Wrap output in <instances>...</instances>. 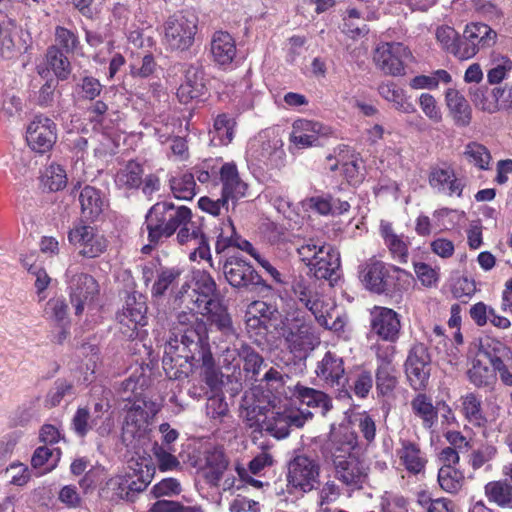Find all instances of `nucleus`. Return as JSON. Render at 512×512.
Returning <instances> with one entry per match:
<instances>
[{
  "instance_id": "nucleus-1",
  "label": "nucleus",
  "mask_w": 512,
  "mask_h": 512,
  "mask_svg": "<svg viewBox=\"0 0 512 512\" xmlns=\"http://www.w3.org/2000/svg\"><path fill=\"white\" fill-rule=\"evenodd\" d=\"M174 304L178 307L183 305L186 310L176 314V319L173 322L174 338L171 337L167 341L162 360L175 358L176 355L181 356L191 351L195 353L198 348L209 343L207 324L194 312L197 307L192 303L175 300Z\"/></svg>"
},
{
  "instance_id": "nucleus-2",
  "label": "nucleus",
  "mask_w": 512,
  "mask_h": 512,
  "mask_svg": "<svg viewBox=\"0 0 512 512\" xmlns=\"http://www.w3.org/2000/svg\"><path fill=\"white\" fill-rule=\"evenodd\" d=\"M162 360L163 369L169 379L187 378L196 367L202 369V377L211 392H221L224 385V374L216 365L211 353L210 343L198 348L196 352H189L175 358Z\"/></svg>"
},
{
  "instance_id": "nucleus-3",
  "label": "nucleus",
  "mask_w": 512,
  "mask_h": 512,
  "mask_svg": "<svg viewBox=\"0 0 512 512\" xmlns=\"http://www.w3.org/2000/svg\"><path fill=\"white\" fill-rule=\"evenodd\" d=\"M189 218H191V210L188 207L161 201L148 210L144 225L152 242H163L173 236L181 224Z\"/></svg>"
},
{
  "instance_id": "nucleus-4",
  "label": "nucleus",
  "mask_w": 512,
  "mask_h": 512,
  "mask_svg": "<svg viewBox=\"0 0 512 512\" xmlns=\"http://www.w3.org/2000/svg\"><path fill=\"white\" fill-rule=\"evenodd\" d=\"M219 268L229 285L237 290L262 294H268L272 290L253 265L243 257L225 256L224 260H219Z\"/></svg>"
},
{
  "instance_id": "nucleus-5",
  "label": "nucleus",
  "mask_w": 512,
  "mask_h": 512,
  "mask_svg": "<svg viewBox=\"0 0 512 512\" xmlns=\"http://www.w3.org/2000/svg\"><path fill=\"white\" fill-rule=\"evenodd\" d=\"M158 411L159 406L156 402L146 398L136 399L125 415L121 434L123 444L135 447L134 442L145 435L149 420Z\"/></svg>"
},
{
  "instance_id": "nucleus-6",
  "label": "nucleus",
  "mask_w": 512,
  "mask_h": 512,
  "mask_svg": "<svg viewBox=\"0 0 512 512\" xmlns=\"http://www.w3.org/2000/svg\"><path fill=\"white\" fill-rule=\"evenodd\" d=\"M281 324L280 334L287 349L296 357L305 358L319 344L312 323L303 317L297 316Z\"/></svg>"
},
{
  "instance_id": "nucleus-7",
  "label": "nucleus",
  "mask_w": 512,
  "mask_h": 512,
  "mask_svg": "<svg viewBox=\"0 0 512 512\" xmlns=\"http://www.w3.org/2000/svg\"><path fill=\"white\" fill-rule=\"evenodd\" d=\"M313 416V412L307 409L288 408L283 411L271 409L262 419L259 432H266L278 440L284 439L289 436L291 428H302L312 420Z\"/></svg>"
},
{
  "instance_id": "nucleus-8",
  "label": "nucleus",
  "mask_w": 512,
  "mask_h": 512,
  "mask_svg": "<svg viewBox=\"0 0 512 512\" xmlns=\"http://www.w3.org/2000/svg\"><path fill=\"white\" fill-rule=\"evenodd\" d=\"M197 17L192 13H176L165 22L164 42L173 51H187L197 33Z\"/></svg>"
},
{
  "instance_id": "nucleus-9",
  "label": "nucleus",
  "mask_w": 512,
  "mask_h": 512,
  "mask_svg": "<svg viewBox=\"0 0 512 512\" xmlns=\"http://www.w3.org/2000/svg\"><path fill=\"white\" fill-rule=\"evenodd\" d=\"M320 471V463L316 458L298 454L288 463V485L303 493L316 490L321 484Z\"/></svg>"
},
{
  "instance_id": "nucleus-10",
  "label": "nucleus",
  "mask_w": 512,
  "mask_h": 512,
  "mask_svg": "<svg viewBox=\"0 0 512 512\" xmlns=\"http://www.w3.org/2000/svg\"><path fill=\"white\" fill-rule=\"evenodd\" d=\"M66 278L70 303L79 316L86 306L94 302L99 294V284L92 275L75 271L71 267L66 271Z\"/></svg>"
},
{
  "instance_id": "nucleus-11",
  "label": "nucleus",
  "mask_w": 512,
  "mask_h": 512,
  "mask_svg": "<svg viewBox=\"0 0 512 512\" xmlns=\"http://www.w3.org/2000/svg\"><path fill=\"white\" fill-rule=\"evenodd\" d=\"M194 288L188 282H184L175 292V301L192 303L197 309L206 306L208 301H217L214 296L217 285L213 277L206 271L198 270L193 275Z\"/></svg>"
},
{
  "instance_id": "nucleus-12",
  "label": "nucleus",
  "mask_w": 512,
  "mask_h": 512,
  "mask_svg": "<svg viewBox=\"0 0 512 512\" xmlns=\"http://www.w3.org/2000/svg\"><path fill=\"white\" fill-rule=\"evenodd\" d=\"M407 380L415 391L426 389L431 373V357L428 348L418 343L410 349L404 364Z\"/></svg>"
},
{
  "instance_id": "nucleus-13",
  "label": "nucleus",
  "mask_w": 512,
  "mask_h": 512,
  "mask_svg": "<svg viewBox=\"0 0 512 512\" xmlns=\"http://www.w3.org/2000/svg\"><path fill=\"white\" fill-rule=\"evenodd\" d=\"M291 291L294 297L314 315L318 324H326L324 302L320 298L315 279L301 274L295 275L291 281Z\"/></svg>"
},
{
  "instance_id": "nucleus-14",
  "label": "nucleus",
  "mask_w": 512,
  "mask_h": 512,
  "mask_svg": "<svg viewBox=\"0 0 512 512\" xmlns=\"http://www.w3.org/2000/svg\"><path fill=\"white\" fill-rule=\"evenodd\" d=\"M69 242L79 249V254L86 258H95L107 248V240L96 228L78 223L68 233Z\"/></svg>"
},
{
  "instance_id": "nucleus-15",
  "label": "nucleus",
  "mask_w": 512,
  "mask_h": 512,
  "mask_svg": "<svg viewBox=\"0 0 512 512\" xmlns=\"http://www.w3.org/2000/svg\"><path fill=\"white\" fill-rule=\"evenodd\" d=\"M410 50L402 43H383L374 53V62L386 74L393 76L404 73L405 64L411 59Z\"/></svg>"
},
{
  "instance_id": "nucleus-16",
  "label": "nucleus",
  "mask_w": 512,
  "mask_h": 512,
  "mask_svg": "<svg viewBox=\"0 0 512 512\" xmlns=\"http://www.w3.org/2000/svg\"><path fill=\"white\" fill-rule=\"evenodd\" d=\"M334 477L350 490H360L367 482L369 467L358 456L337 459L332 464Z\"/></svg>"
},
{
  "instance_id": "nucleus-17",
  "label": "nucleus",
  "mask_w": 512,
  "mask_h": 512,
  "mask_svg": "<svg viewBox=\"0 0 512 512\" xmlns=\"http://www.w3.org/2000/svg\"><path fill=\"white\" fill-rule=\"evenodd\" d=\"M316 375L328 386L337 387L340 394L349 396L348 378L346 376L344 360L336 353L327 351L321 360L318 361Z\"/></svg>"
},
{
  "instance_id": "nucleus-18",
  "label": "nucleus",
  "mask_w": 512,
  "mask_h": 512,
  "mask_svg": "<svg viewBox=\"0 0 512 512\" xmlns=\"http://www.w3.org/2000/svg\"><path fill=\"white\" fill-rule=\"evenodd\" d=\"M56 138V125L48 117L36 116L27 128V143L32 150L38 153L49 151L56 142Z\"/></svg>"
},
{
  "instance_id": "nucleus-19",
  "label": "nucleus",
  "mask_w": 512,
  "mask_h": 512,
  "mask_svg": "<svg viewBox=\"0 0 512 512\" xmlns=\"http://www.w3.org/2000/svg\"><path fill=\"white\" fill-rule=\"evenodd\" d=\"M359 277L363 285L371 292L389 294L391 292L390 275L381 260L371 257L359 266Z\"/></svg>"
},
{
  "instance_id": "nucleus-20",
  "label": "nucleus",
  "mask_w": 512,
  "mask_h": 512,
  "mask_svg": "<svg viewBox=\"0 0 512 512\" xmlns=\"http://www.w3.org/2000/svg\"><path fill=\"white\" fill-rule=\"evenodd\" d=\"M200 313L206 318L210 329L215 328L225 341L233 342L237 339V330L233 325L232 318L228 312L227 307L220 301H208L206 306H203Z\"/></svg>"
},
{
  "instance_id": "nucleus-21",
  "label": "nucleus",
  "mask_w": 512,
  "mask_h": 512,
  "mask_svg": "<svg viewBox=\"0 0 512 512\" xmlns=\"http://www.w3.org/2000/svg\"><path fill=\"white\" fill-rule=\"evenodd\" d=\"M371 330L382 340L395 342L400 333L399 315L390 308L375 306L370 313Z\"/></svg>"
},
{
  "instance_id": "nucleus-22",
  "label": "nucleus",
  "mask_w": 512,
  "mask_h": 512,
  "mask_svg": "<svg viewBox=\"0 0 512 512\" xmlns=\"http://www.w3.org/2000/svg\"><path fill=\"white\" fill-rule=\"evenodd\" d=\"M204 71L201 67L191 65L185 71V80L177 90V97L180 102L188 103L198 99L206 93Z\"/></svg>"
},
{
  "instance_id": "nucleus-23",
  "label": "nucleus",
  "mask_w": 512,
  "mask_h": 512,
  "mask_svg": "<svg viewBox=\"0 0 512 512\" xmlns=\"http://www.w3.org/2000/svg\"><path fill=\"white\" fill-rule=\"evenodd\" d=\"M340 255L330 245L325 248V252L315 259L310 267V271L316 279H325L333 284L339 278Z\"/></svg>"
},
{
  "instance_id": "nucleus-24",
  "label": "nucleus",
  "mask_w": 512,
  "mask_h": 512,
  "mask_svg": "<svg viewBox=\"0 0 512 512\" xmlns=\"http://www.w3.org/2000/svg\"><path fill=\"white\" fill-rule=\"evenodd\" d=\"M176 238L178 243L181 245L186 244L191 240H197L198 247L195 249L194 254L198 253L200 258L211 261L209 239L203 233L197 221L192 220V217L181 224V226L178 228Z\"/></svg>"
},
{
  "instance_id": "nucleus-25",
  "label": "nucleus",
  "mask_w": 512,
  "mask_h": 512,
  "mask_svg": "<svg viewBox=\"0 0 512 512\" xmlns=\"http://www.w3.org/2000/svg\"><path fill=\"white\" fill-rule=\"evenodd\" d=\"M219 174L222 183V196L227 200L234 201L245 195L247 185L240 179L237 166L234 163H224Z\"/></svg>"
},
{
  "instance_id": "nucleus-26",
  "label": "nucleus",
  "mask_w": 512,
  "mask_h": 512,
  "mask_svg": "<svg viewBox=\"0 0 512 512\" xmlns=\"http://www.w3.org/2000/svg\"><path fill=\"white\" fill-rule=\"evenodd\" d=\"M210 52L213 61L220 66L232 63L236 56V43L234 38L225 31H216L211 39Z\"/></svg>"
},
{
  "instance_id": "nucleus-27",
  "label": "nucleus",
  "mask_w": 512,
  "mask_h": 512,
  "mask_svg": "<svg viewBox=\"0 0 512 512\" xmlns=\"http://www.w3.org/2000/svg\"><path fill=\"white\" fill-rule=\"evenodd\" d=\"M293 396L303 405L315 409L322 416H325L332 409L331 398L323 391L296 384Z\"/></svg>"
},
{
  "instance_id": "nucleus-28",
  "label": "nucleus",
  "mask_w": 512,
  "mask_h": 512,
  "mask_svg": "<svg viewBox=\"0 0 512 512\" xmlns=\"http://www.w3.org/2000/svg\"><path fill=\"white\" fill-rule=\"evenodd\" d=\"M429 184L440 192H448L449 195L462 196L464 183L455 176L452 168L434 167L429 174Z\"/></svg>"
},
{
  "instance_id": "nucleus-29",
  "label": "nucleus",
  "mask_w": 512,
  "mask_h": 512,
  "mask_svg": "<svg viewBox=\"0 0 512 512\" xmlns=\"http://www.w3.org/2000/svg\"><path fill=\"white\" fill-rule=\"evenodd\" d=\"M270 410V408L263 405L261 400L256 399L254 393H246L240 404V416L254 431L260 430L262 419L265 418V414H268Z\"/></svg>"
},
{
  "instance_id": "nucleus-30",
  "label": "nucleus",
  "mask_w": 512,
  "mask_h": 512,
  "mask_svg": "<svg viewBox=\"0 0 512 512\" xmlns=\"http://www.w3.org/2000/svg\"><path fill=\"white\" fill-rule=\"evenodd\" d=\"M357 446V437L352 432L336 433L332 435L328 444L327 453L323 452L326 460L331 464L337 459H346V457H355L353 450Z\"/></svg>"
},
{
  "instance_id": "nucleus-31",
  "label": "nucleus",
  "mask_w": 512,
  "mask_h": 512,
  "mask_svg": "<svg viewBox=\"0 0 512 512\" xmlns=\"http://www.w3.org/2000/svg\"><path fill=\"white\" fill-rule=\"evenodd\" d=\"M445 99L455 125L458 127L468 126L472 119V109L465 97L455 89H448Z\"/></svg>"
},
{
  "instance_id": "nucleus-32",
  "label": "nucleus",
  "mask_w": 512,
  "mask_h": 512,
  "mask_svg": "<svg viewBox=\"0 0 512 512\" xmlns=\"http://www.w3.org/2000/svg\"><path fill=\"white\" fill-rule=\"evenodd\" d=\"M228 467V460L221 448L215 447L205 452L204 477L212 486H219V482Z\"/></svg>"
},
{
  "instance_id": "nucleus-33",
  "label": "nucleus",
  "mask_w": 512,
  "mask_h": 512,
  "mask_svg": "<svg viewBox=\"0 0 512 512\" xmlns=\"http://www.w3.org/2000/svg\"><path fill=\"white\" fill-rule=\"evenodd\" d=\"M469 382L478 389L493 391L497 384V374L495 370L483 364L479 359L472 361L471 367L467 370Z\"/></svg>"
},
{
  "instance_id": "nucleus-34",
  "label": "nucleus",
  "mask_w": 512,
  "mask_h": 512,
  "mask_svg": "<svg viewBox=\"0 0 512 512\" xmlns=\"http://www.w3.org/2000/svg\"><path fill=\"white\" fill-rule=\"evenodd\" d=\"M380 234L393 258L397 259L400 263H406L408 259V244L404 240V236L396 234L392 224L387 221H381Z\"/></svg>"
},
{
  "instance_id": "nucleus-35",
  "label": "nucleus",
  "mask_w": 512,
  "mask_h": 512,
  "mask_svg": "<svg viewBox=\"0 0 512 512\" xmlns=\"http://www.w3.org/2000/svg\"><path fill=\"white\" fill-rule=\"evenodd\" d=\"M463 33L465 34V39L473 46H476L477 51L493 46L497 37L496 32L484 23L467 24Z\"/></svg>"
},
{
  "instance_id": "nucleus-36",
  "label": "nucleus",
  "mask_w": 512,
  "mask_h": 512,
  "mask_svg": "<svg viewBox=\"0 0 512 512\" xmlns=\"http://www.w3.org/2000/svg\"><path fill=\"white\" fill-rule=\"evenodd\" d=\"M401 445L397 454L406 470L413 474L423 471L427 461L421 455L419 445L408 440H402Z\"/></svg>"
},
{
  "instance_id": "nucleus-37",
  "label": "nucleus",
  "mask_w": 512,
  "mask_h": 512,
  "mask_svg": "<svg viewBox=\"0 0 512 512\" xmlns=\"http://www.w3.org/2000/svg\"><path fill=\"white\" fill-rule=\"evenodd\" d=\"M83 217L89 220L96 219L103 211L104 201L100 191L92 186H85L79 195Z\"/></svg>"
},
{
  "instance_id": "nucleus-38",
  "label": "nucleus",
  "mask_w": 512,
  "mask_h": 512,
  "mask_svg": "<svg viewBox=\"0 0 512 512\" xmlns=\"http://www.w3.org/2000/svg\"><path fill=\"white\" fill-rule=\"evenodd\" d=\"M464 417L474 426L485 427L487 419L483 413L482 400L474 392L463 395L460 399Z\"/></svg>"
},
{
  "instance_id": "nucleus-39",
  "label": "nucleus",
  "mask_w": 512,
  "mask_h": 512,
  "mask_svg": "<svg viewBox=\"0 0 512 512\" xmlns=\"http://www.w3.org/2000/svg\"><path fill=\"white\" fill-rule=\"evenodd\" d=\"M147 304L146 298L138 292H133L127 295L125 304L117 316L131 318L135 323L147 324Z\"/></svg>"
},
{
  "instance_id": "nucleus-40",
  "label": "nucleus",
  "mask_w": 512,
  "mask_h": 512,
  "mask_svg": "<svg viewBox=\"0 0 512 512\" xmlns=\"http://www.w3.org/2000/svg\"><path fill=\"white\" fill-rule=\"evenodd\" d=\"M46 60L57 81H64L69 78L72 66L64 51L57 46H51L47 49Z\"/></svg>"
},
{
  "instance_id": "nucleus-41",
  "label": "nucleus",
  "mask_w": 512,
  "mask_h": 512,
  "mask_svg": "<svg viewBox=\"0 0 512 512\" xmlns=\"http://www.w3.org/2000/svg\"><path fill=\"white\" fill-rule=\"evenodd\" d=\"M411 408L413 413L422 419V426L425 429H431L436 424L438 411L426 394H418L411 401Z\"/></svg>"
},
{
  "instance_id": "nucleus-42",
  "label": "nucleus",
  "mask_w": 512,
  "mask_h": 512,
  "mask_svg": "<svg viewBox=\"0 0 512 512\" xmlns=\"http://www.w3.org/2000/svg\"><path fill=\"white\" fill-rule=\"evenodd\" d=\"M142 174V166L135 161H129L116 173L115 183L119 188H138L142 183Z\"/></svg>"
},
{
  "instance_id": "nucleus-43",
  "label": "nucleus",
  "mask_w": 512,
  "mask_h": 512,
  "mask_svg": "<svg viewBox=\"0 0 512 512\" xmlns=\"http://www.w3.org/2000/svg\"><path fill=\"white\" fill-rule=\"evenodd\" d=\"M376 390L382 396L390 395L397 386L398 380L395 375V368L389 361H383L377 368Z\"/></svg>"
},
{
  "instance_id": "nucleus-44",
  "label": "nucleus",
  "mask_w": 512,
  "mask_h": 512,
  "mask_svg": "<svg viewBox=\"0 0 512 512\" xmlns=\"http://www.w3.org/2000/svg\"><path fill=\"white\" fill-rule=\"evenodd\" d=\"M489 501L504 508H512V486L506 481H492L485 485Z\"/></svg>"
},
{
  "instance_id": "nucleus-45",
  "label": "nucleus",
  "mask_w": 512,
  "mask_h": 512,
  "mask_svg": "<svg viewBox=\"0 0 512 512\" xmlns=\"http://www.w3.org/2000/svg\"><path fill=\"white\" fill-rule=\"evenodd\" d=\"M235 120L227 114H220L214 121L213 137L211 142L215 145L226 146L232 142L234 138Z\"/></svg>"
},
{
  "instance_id": "nucleus-46",
  "label": "nucleus",
  "mask_w": 512,
  "mask_h": 512,
  "mask_svg": "<svg viewBox=\"0 0 512 512\" xmlns=\"http://www.w3.org/2000/svg\"><path fill=\"white\" fill-rule=\"evenodd\" d=\"M182 271L179 268H162L153 283L151 294L153 297H162L177 283Z\"/></svg>"
},
{
  "instance_id": "nucleus-47",
  "label": "nucleus",
  "mask_w": 512,
  "mask_h": 512,
  "mask_svg": "<svg viewBox=\"0 0 512 512\" xmlns=\"http://www.w3.org/2000/svg\"><path fill=\"white\" fill-rule=\"evenodd\" d=\"M170 188L175 198L191 200L196 194L194 174L184 173L178 177H172L170 179Z\"/></svg>"
},
{
  "instance_id": "nucleus-48",
  "label": "nucleus",
  "mask_w": 512,
  "mask_h": 512,
  "mask_svg": "<svg viewBox=\"0 0 512 512\" xmlns=\"http://www.w3.org/2000/svg\"><path fill=\"white\" fill-rule=\"evenodd\" d=\"M102 419L100 415H91L86 407H80L72 418V429L79 437H85L90 430L98 424V420Z\"/></svg>"
},
{
  "instance_id": "nucleus-49",
  "label": "nucleus",
  "mask_w": 512,
  "mask_h": 512,
  "mask_svg": "<svg viewBox=\"0 0 512 512\" xmlns=\"http://www.w3.org/2000/svg\"><path fill=\"white\" fill-rule=\"evenodd\" d=\"M438 483L444 491L457 493L464 483V475L455 467L442 466L438 472Z\"/></svg>"
},
{
  "instance_id": "nucleus-50",
  "label": "nucleus",
  "mask_w": 512,
  "mask_h": 512,
  "mask_svg": "<svg viewBox=\"0 0 512 512\" xmlns=\"http://www.w3.org/2000/svg\"><path fill=\"white\" fill-rule=\"evenodd\" d=\"M464 156L469 163L480 170H488L492 159L490 151L478 142H470L465 146Z\"/></svg>"
},
{
  "instance_id": "nucleus-51",
  "label": "nucleus",
  "mask_w": 512,
  "mask_h": 512,
  "mask_svg": "<svg viewBox=\"0 0 512 512\" xmlns=\"http://www.w3.org/2000/svg\"><path fill=\"white\" fill-rule=\"evenodd\" d=\"M482 353L487 357L492 366L490 368L495 370L496 374L498 369H501L509 360H512L510 349L500 342L489 345L483 349Z\"/></svg>"
},
{
  "instance_id": "nucleus-52",
  "label": "nucleus",
  "mask_w": 512,
  "mask_h": 512,
  "mask_svg": "<svg viewBox=\"0 0 512 512\" xmlns=\"http://www.w3.org/2000/svg\"><path fill=\"white\" fill-rule=\"evenodd\" d=\"M240 358L243 359V369L245 372L251 373V377L255 378L260 373L264 360L252 347L243 345L239 351Z\"/></svg>"
},
{
  "instance_id": "nucleus-53",
  "label": "nucleus",
  "mask_w": 512,
  "mask_h": 512,
  "mask_svg": "<svg viewBox=\"0 0 512 512\" xmlns=\"http://www.w3.org/2000/svg\"><path fill=\"white\" fill-rule=\"evenodd\" d=\"M73 386L65 379H57L53 387L49 390L45 405L47 407H55L60 404L64 397L72 394Z\"/></svg>"
},
{
  "instance_id": "nucleus-54",
  "label": "nucleus",
  "mask_w": 512,
  "mask_h": 512,
  "mask_svg": "<svg viewBox=\"0 0 512 512\" xmlns=\"http://www.w3.org/2000/svg\"><path fill=\"white\" fill-rule=\"evenodd\" d=\"M327 246L324 243L309 239L307 243L297 249V252L301 260L310 268L315 259H318L319 255L324 254Z\"/></svg>"
},
{
  "instance_id": "nucleus-55",
  "label": "nucleus",
  "mask_w": 512,
  "mask_h": 512,
  "mask_svg": "<svg viewBox=\"0 0 512 512\" xmlns=\"http://www.w3.org/2000/svg\"><path fill=\"white\" fill-rule=\"evenodd\" d=\"M206 403V413L210 418H222L228 413V404L221 392H212Z\"/></svg>"
},
{
  "instance_id": "nucleus-56",
  "label": "nucleus",
  "mask_w": 512,
  "mask_h": 512,
  "mask_svg": "<svg viewBox=\"0 0 512 512\" xmlns=\"http://www.w3.org/2000/svg\"><path fill=\"white\" fill-rule=\"evenodd\" d=\"M45 186L50 191H59L66 186L65 170L59 165H51L46 172Z\"/></svg>"
},
{
  "instance_id": "nucleus-57",
  "label": "nucleus",
  "mask_w": 512,
  "mask_h": 512,
  "mask_svg": "<svg viewBox=\"0 0 512 512\" xmlns=\"http://www.w3.org/2000/svg\"><path fill=\"white\" fill-rule=\"evenodd\" d=\"M182 491L180 482L175 478H165L155 484L151 493L156 498L178 495Z\"/></svg>"
},
{
  "instance_id": "nucleus-58",
  "label": "nucleus",
  "mask_w": 512,
  "mask_h": 512,
  "mask_svg": "<svg viewBox=\"0 0 512 512\" xmlns=\"http://www.w3.org/2000/svg\"><path fill=\"white\" fill-rule=\"evenodd\" d=\"M153 454L161 471L173 470L180 467L179 460L158 444L154 445Z\"/></svg>"
},
{
  "instance_id": "nucleus-59",
  "label": "nucleus",
  "mask_w": 512,
  "mask_h": 512,
  "mask_svg": "<svg viewBox=\"0 0 512 512\" xmlns=\"http://www.w3.org/2000/svg\"><path fill=\"white\" fill-rule=\"evenodd\" d=\"M126 483L125 475H117L106 482V489L112 493L113 499L118 498L131 502V492L126 488Z\"/></svg>"
},
{
  "instance_id": "nucleus-60",
  "label": "nucleus",
  "mask_w": 512,
  "mask_h": 512,
  "mask_svg": "<svg viewBox=\"0 0 512 512\" xmlns=\"http://www.w3.org/2000/svg\"><path fill=\"white\" fill-rule=\"evenodd\" d=\"M68 306L64 299H50L45 307V314L58 323H62L67 317Z\"/></svg>"
},
{
  "instance_id": "nucleus-61",
  "label": "nucleus",
  "mask_w": 512,
  "mask_h": 512,
  "mask_svg": "<svg viewBox=\"0 0 512 512\" xmlns=\"http://www.w3.org/2000/svg\"><path fill=\"white\" fill-rule=\"evenodd\" d=\"M55 36L59 45L65 50V53H73L79 44L78 37L67 28L56 27Z\"/></svg>"
},
{
  "instance_id": "nucleus-62",
  "label": "nucleus",
  "mask_w": 512,
  "mask_h": 512,
  "mask_svg": "<svg viewBox=\"0 0 512 512\" xmlns=\"http://www.w3.org/2000/svg\"><path fill=\"white\" fill-rule=\"evenodd\" d=\"M148 512H203L198 507L183 506L179 502L169 500L156 501Z\"/></svg>"
},
{
  "instance_id": "nucleus-63",
  "label": "nucleus",
  "mask_w": 512,
  "mask_h": 512,
  "mask_svg": "<svg viewBox=\"0 0 512 512\" xmlns=\"http://www.w3.org/2000/svg\"><path fill=\"white\" fill-rule=\"evenodd\" d=\"M458 35L457 31L449 26L438 27L436 30V38L438 42H440L443 48L451 54H454Z\"/></svg>"
},
{
  "instance_id": "nucleus-64",
  "label": "nucleus",
  "mask_w": 512,
  "mask_h": 512,
  "mask_svg": "<svg viewBox=\"0 0 512 512\" xmlns=\"http://www.w3.org/2000/svg\"><path fill=\"white\" fill-rule=\"evenodd\" d=\"M419 104L424 114L433 122H440L442 115L436 104L435 98L428 93L421 94Z\"/></svg>"
}]
</instances>
